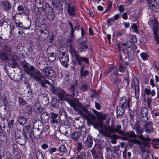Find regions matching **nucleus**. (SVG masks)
Here are the masks:
<instances>
[{
    "mask_svg": "<svg viewBox=\"0 0 159 159\" xmlns=\"http://www.w3.org/2000/svg\"><path fill=\"white\" fill-rule=\"evenodd\" d=\"M59 61L62 66L66 68L68 67L69 57L67 54L63 52L60 56Z\"/></svg>",
    "mask_w": 159,
    "mask_h": 159,
    "instance_id": "obj_9",
    "label": "nucleus"
},
{
    "mask_svg": "<svg viewBox=\"0 0 159 159\" xmlns=\"http://www.w3.org/2000/svg\"><path fill=\"white\" fill-rule=\"evenodd\" d=\"M23 111L25 114H31L32 111V107L30 105H26L23 108Z\"/></svg>",
    "mask_w": 159,
    "mask_h": 159,
    "instance_id": "obj_27",
    "label": "nucleus"
},
{
    "mask_svg": "<svg viewBox=\"0 0 159 159\" xmlns=\"http://www.w3.org/2000/svg\"><path fill=\"white\" fill-rule=\"evenodd\" d=\"M0 58L3 61H7L9 60V57L5 52H2L0 53Z\"/></svg>",
    "mask_w": 159,
    "mask_h": 159,
    "instance_id": "obj_39",
    "label": "nucleus"
},
{
    "mask_svg": "<svg viewBox=\"0 0 159 159\" xmlns=\"http://www.w3.org/2000/svg\"><path fill=\"white\" fill-rule=\"evenodd\" d=\"M124 136L125 139L127 140H129V139L131 138H136L137 137V135L135 134V132L131 131H129L125 133L124 134Z\"/></svg>",
    "mask_w": 159,
    "mask_h": 159,
    "instance_id": "obj_20",
    "label": "nucleus"
},
{
    "mask_svg": "<svg viewBox=\"0 0 159 159\" xmlns=\"http://www.w3.org/2000/svg\"><path fill=\"white\" fill-rule=\"evenodd\" d=\"M126 68V66L124 65H120L119 68V71L121 72H124Z\"/></svg>",
    "mask_w": 159,
    "mask_h": 159,
    "instance_id": "obj_56",
    "label": "nucleus"
},
{
    "mask_svg": "<svg viewBox=\"0 0 159 159\" xmlns=\"http://www.w3.org/2000/svg\"><path fill=\"white\" fill-rule=\"evenodd\" d=\"M57 114H55L53 112L50 113L51 122L52 123H57L58 122V119L57 118Z\"/></svg>",
    "mask_w": 159,
    "mask_h": 159,
    "instance_id": "obj_23",
    "label": "nucleus"
},
{
    "mask_svg": "<svg viewBox=\"0 0 159 159\" xmlns=\"http://www.w3.org/2000/svg\"><path fill=\"white\" fill-rule=\"evenodd\" d=\"M67 11L70 16L72 17L75 16V10L73 7L71 6L68 4Z\"/></svg>",
    "mask_w": 159,
    "mask_h": 159,
    "instance_id": "obj_28",
    "label": "nucleus"
},
{
    "mask_svg": "<svg viewBox=\"0 0 159 159\" xmlns=\"http://www.w3.org/2000/svg\"><path fill=\"white\" fill-rule=\"evenodd\" d=\"M77 80H75L74 81V83H72L71 86L69 88L70 93L73 95V96H77L78 94V92L77 88Z\"/></svg>",
    "mask_w": 159,
    "mask_h": 159,
    "instance_id": "obj_15",
    "label": "nucleus"
},
{
    "mask_svg": "<svg viewBox=\"0 0 159 159\" xmlns=\"http://www.w3.org/2000/svg\"><path fill=\"white\" fill-rule=\"evenodd\" d=\"M52 4L53 6V7L56 8L58 13H61L63 12L62 4L58 3H54L53 2Z\"/></svg>",
    "mask_w": 159,
    "mask_h": 159,
    "instance_id": "obj_25",
    "label": "nucleus"
},
{
    "mask_svg": "<svg viewBox=\"0 0 159 159\" xmlns=\"http://www.w3.org/2000/svg\"><path fill=\"white\" fill-rule=\"evenodd\" d=\"M35 5L38 7L39 8H43L44 3V1L35 0Z\"/></svg>",
    "mask_w": 159,
    "mask_h": 159,
    "instance_id": "obj_41",
    "label": "nucleus"
},
{
    "mask_svg": "<svg viewBox=\"0 0 159 159\" xmlns=\"http://www.w3.org/2000/svg\"><path fill=\"white\" fill-rule=\"evenodd\" d=\"M8 76L10 78L15 81H20L22 78V74L21 72L15 73L14 71L11 73L8 74Z\"/></svg>",
    "mask_w": 159,
    "mask_h": 159,
    "instance_id": "obj_11",
    "label": "nucleus"
},
{
    "mask_svg": "<svg viewBox=\"0 0 159 159\" xmlns=\"http://www.w3.org/2000/svg\"><path fill=\"white\" fill-rule=\"evenodd\" d=\"M71 132L72 129L70 127H68L67 130L65 132V135L67 136L68 135V134H70Z\"/></svg>",
    "mask_w": 159,
    "mask_h": 159,
    "instance_id": "obj_57",
    "label": "nucleus"
},
{
    "mask_svg": "<svg viewBox=\"0 0 159 159\" xmlns=\"http://www.w3.org/2000/svg\"><path fill=\"white\" fill-rule=\"evenodd\" d=\"M40 36L41 38L43 40H45L47 39L48 36V31L46 29L44 30H41L40 31Z\"/></svg>",
    "mask_w": 159,
    "mask_h": 159,
    "instance_id": "obj_21",
    "label": "nucleus"
},
{
    "mask_svg": "<svg viewBox=\"0 0 159 159\" xmlns=\"http://www.w3.org/2000/svg\"><path fill=\"white\" fill-rule=\"evenodd\" d=\"M42 96L44 98L43 99H44L46 101V103L49 102V100L48 96V94L46 93L43 94Z\"/></svg>",
    "mask_w": 159,
    "mask_h": 159,
    "instance_id": "obj_60",
    "label": "nucleus"
},
{
    "mask_svg": "<svg viewBox=\"0 0 159 159\" xmlns=\"http://www.w3.org/2000/svg\"><path fill=\"white\" fill-rule=\"evenodd\" d=\"M34 111L37 114H40L43 112V109L41 107L40 105L38 103L35 104L34 106Z\"/></svg>",
    "mask_w": 159,
    "mask_h": 159,
    "instance_id": "obj_26",
    "label": "nucleus"
},
{
    "mask_svg": "<svg viewBox=\"0 0 159 159\" xmlns=\"http://www.w3.org/2000/svg\"><path fill=\"white\" fill-rule=\"evenodd\" d=\"M57 149L55 147L52 148H50L49 151V153L50 154H52V153L56 151Z\"/></svg>",
    "mask_w": 159,
    "mask_h": 159,
    "instance_id": "obj_61",
    "label": "nucleus"
},
{
    "mask_svg": "<svg viewBox=\"0 0 159 159\" xmlns=\"http://www.w3.org/2000/svg\"><path fill=\"white\" fill-rule=\"evenodd\" d=\"M112 129H114L113 131V133L117 132L120 134H123V132L121 130V127L120 125H117L116 126L115 128L114 127H111Z\"/></svg>",
    "mask_w": 159,
    "mask_h": 159,
    "instance_id": "obj_36",
    "label": "nucleus"
},
{
    "mask_svg": "<svg viewBox=\"0 0 159 159\" xmlns=\"http://www.w3.org/2000/svg\"><path fill=\"white\" fill-rule=\"evenodd\" d=\"M57 102L60 103L59 101H57L56 98H53L52 100L51 105L53 107H54L55 108H58V104L57 103Z\"/></svg>",
    "mask_w": 159,
    "mask_h": 159,
    "instance_id": "obj_40",
    "label": "nucleus"
},
{
    "mask_svg": "<svg viewBox=\"0 0 159 159\" xmlns=\"http://www.w3.org/2000/svg\"><path fill=\"white\" fill-rule=\"evenodd\" d=\"M0 5L5 11L8 12L10 11L11 5L9 2L2 1L0 2Z\"/></svg>",
    "mask_w": 159,
    "mask_h": 159,
    "instance_id": "obj_16",
    "label": "nucleus"
},
{
    "mask_svg": "<svg viewBox=\"0 0 159 159\" xmlns=\"http://www.w3.org/2000/svg\"><path fill=\"white\" fill-rule=\"evenodd\" d=\"M152 22L154 38L157 43L159 44V40L158 39L159 37L157 34L159 33V23L157 19L155 17L153 18Z\"/></svg>",
    "mask_w": 159,
    "mask_h": 159,
    "instance_id": "obj_5",
    "label": "nucleus"
},
{
    "mask_svg": "<svg viewBox=\"0 0 159 159\" xmlns=\"http://www.w3.org/2000/svg\"><path fill=\"white\" fill-rule=\"evenodd\" d=\"M141 57L143 60H146L148 59V55L145 52H143L141 54Z\"/></svg>",
    "mask_w": 159,
    "mask_h": 159,
    "instance_id": "obj_50",
    "label": "nucleus"
},
{
    "mask_svg": "<svg viewBox=\"0 0 159 159\" xmlns=\"http://www.w3.org/2000/svg\"><path fill=\"white\" fill-rule=\"evenodd\" d=\"M48 147V145L46 143H43L41 146V148L43 150H46Z\"/></svg>",
    "mask_w": 159,
    "mask_h": 159,
    "instance_id": "obj_63",
    "label": "nucleus"
},
{
    "mask_svg": "<svg viewBox=\"0 0 159 159\" xmlns=\"http://www.w3.org/2000/svg\"><path fill=\"white\" fill-rule=\"evenodd\" d=\"M86 155L84 152H82L77 155L76 159H86Z\"/></svg>",
    "mask_w": 159,
    "mask_h": 159,
    "instance_id": "obj_43",
    "label": "nucleus"
},
{
    "mask_svg": "<svg viewBox=\"0 0 159 159\" xmlns=\"http://www.w3.org/2000/svg\"><path fill=\"white\" fill-rule=\"evenodd\" d=\"M99 127L101 128V129H98V130L104 136L110 137L111 135V133H113V131L114 130V129H112V128L110 126H104L103 127L102 125V127Z\"/></svg>",
    "mask_w": 159,
    "mask_h": 159,
    "instance_id": "obj_8",
    "label": "nucleus"
},
{
    "mask_svg": "<svg viewBox=\"0 0 159 159\" xmlns=\"http://www.w3.org/2000/svg\"><path fill=\"white\" fill-rule=\"evenodd\" d=\"M109 72L110 73V75L112 81H115L117 74V70L116 67H112L111 68Z\"/></svg>",
    "mask_w": 159,
    "mask_h": 159,
    "instance_id": "obj_19",
    "label": "nucleus"
},
{
    "mask_svg": "<svg viewBox=\"0 0 159 159\" xmlns=\"http://www.w3.org/2000/svg\"><path fill=\"white\" fill-rule=\"evenodd\" d=\"M140 141L135 139L130 140V145H133L134 144H140L139 147L141 150V155L143 159H153L152 153L149 150H146L145 145L140 144Z\"/></svg>",
    "mask_w": 159,
    "mask_h": 159,
    "instance_id": "obj_3",
    "label": "nucleus"
},
{
    "mask_svg": "<svg viewBox=\"0 0 159 159\" xmlns=\"http://www.w3.org/2000/svg\"><path fill=\"white\" fill-rule=\"evenodd\" d=\"M153 123L152 122H148L144 125L145 131L148 134L154 132V129L153 126Z\"/></svg>",
    "mask_w": 159,
    "mask_h": 159,
    "instance_id": "obj_17",
    "label": "nucleus"
},
{
    "mask_svg": "<svg viewBox=\"0 0 159 159\" xmlns=\"http://www.w3.org/2000/svg\"><path fill=\"white\" fill-rule=\"evenodd\" d=\"M74 33H73L72 34L70 33V37H69L68 39V41L70 43H71V42H72L74 39V38L75 37L74 35Z\"/></svg>",
    "mask_w": 159,
    "mask_h": 159,
    "instance_id": "obj_55",
    "label": "nucleus"
},
{
    "mask_svg": "<svg viewBox=\"0 0 159 159\" xmlns=\"http://www.w3.org/2000/svg\"><path fill=\"white\" fill-rule=\"evenodd\" d=\"M125 110L121 108L120 107H118L116 108V113L117 117L118 118H120L123 115Z\"/></svg>",
    "mask_w": 159,
    "mask_h": 159,
    "instance_id": "obj_33",
    "label": "nucleus"
},
{
    "mask_svg": "<svg viewBox=\"0 0 159 159\" xmlns=\"http://www.w3.org/2000/svg\"><path fill=\"white\" fill-rule=\"evenodd\" d=\"M131 29L133 30L136 33H138V30L137 28V25L136 24L134 23L131 25Z\"/></svg>",
    "mask_w": 159,
    "mask_h": 159,
    "instance_id": "obj_48",
    "label": "nucleus"
},
{
    "mask_svg": "<svg viewBox=\"0 0 159 159\" xmlns=\"http://www.w3.org/2000/svg\"><path fill=\"white\" fill-rule=\"evenodd\" d=\"M18 101L19 103L22 105H24L26 103V101L20 97L18 98Z\"/></svg>",
    "mask_w": 159,
    "mask_h": 159,
    "instance_id": "obj_51",
    "label": "nucleus"
},
{
    "mask_svg": "<svg viewBox=\"0 0 159 159\" xmlns=\"http://www.w3.org/2000/svg\"><path fill=\"white\" fill-rule=\"evenodd\" d=\"M17 10L18 11L20 12V13H18V15H20L24 11L23 6L22 5H19L17 7Z\"/></svg>",
    "mask_w": 159,
    "mask_h": 159,
    "instance_id": "obj_52",
    "label": "nucleus"
},
{
    "mask_svg": "<svg viewBox=\"0 0 159 159\" xmlns=\"http://www.w3.org/2000/svg\"><path fill=\"white\" fill-rule=\"evenodd\" d=\"M3 49L9 55L12 51V48L10 44H5L3 47Z\"/></svg>",
    "mask_w": 159,
    "mask_h": 159,
    "instance_id": "obj_37",
    "label": "nucleus"
},
{
    "mask_svg": "<svg viewBox=\"0 0 159 159\" xmlns=\"http://www.w3.org/2000/svg\"><path fill=\"white\" fill-rule=\"evenodd\" d=\"M22 65L24 71L30 76L35 70V68L33 66L26 63H23Z\"/></svg>",
    "mask_w": 159,
    "mask_h": 159,
    "instance_id": "obj_14",
    "label": "nucleus"
},
{
    "mask_svg": "<svg viewBox=\"0 0 159 159\" xmlns=\"http://www.w3.org/2000/svg\"><path fill=\"white\" fill-rule=\"evenodd\" d=\"M41 71L44 73L46 77H54L56 75V72L50 66H46Z\"/></svg>",
    "mask_w": 159,
    "mask_h": 159,
    "instance_id": "obj_10",
    "label": "nucleus"
},
{
    "mask_svg": "<svg viewBox=\"0 0 159 159\" xmlns=\"http://www.w3.org/2000/svg\"><path fill=\"white\" fill-rule=\"evenodd\" d=\"M71 81V77L69 75H67L64 77V81L63 82V85L64 87H66L70 84Z\"/></svg>",
    "mask_w": 159,
    "mask_h": 159,
    "instance_id": "obj_24",
    "label": "nucleus"
},
{
    "mask_svg": "<svg viewBox=\"0 0 159 159\" xmlns=\"http://www.w3.org/2000/svg\"><path fill=\"white\" fill-rule=\"evenodd\" d=\"M45 8H43V12H45L46 14L51 13L53 12V9L52 8H51L48 3H46L45 5Z\"/></svg>",
    "mask_w": 159,
    "mask_h": 159,
    "instance_id": "obj_31",
    "label": "nucleus"
},
{
    "mask_svg": "<svg viewBox=\"0 0 159 159\" xmlns=\"http://www.w3.org/2000/svg\"><path fill=\"white\" fill-rule=\"evenodd\" d=\"M138 121H136L135 123L134 126L133 127V129L135 130L137 134H141L143 132V130L142 128L139 125Z\"/></svg>",
    "mask_w": 159,
    "mask_h": 159,
    "instance_id": "obj_22",
    "label": "nucleus"
},
{
    "mask_svg": "<svg viewBox=\"0 0 159 159\" xmlns=\"http://www.w3.org/2000/svg\"><path fill=\"white\" fill-rule=\"evenodd\" d=\"M14 120H10L9 121L8 123V126L9 127L11 128L13 125L14 123Z\"/></svg>",
    "mask_w": 159,
    "mask_h": 159,
    "instance_id": "obj_64",
    "label": "nucleus"
},
{
    "mask_svg": "<svg viewBox=\"0 0 159 159\" xmlns=\"http://www.w3.org/2000/svg\"><path fill=\"white\" fill-rule=\"evenodd\" d=\"M93 141L90 137H87L86 140L84 142V144L86 147L90 148L92 147Z\"/></svg>",
    "mask_w": 159,
    "mask_h": 159,
    "instance_id": "obj_32",
    "label": "nucleus"
},
{
    "mask_svg": "<svg viewBox=\"0 0 159 159\" xmlns=\"http://www.w3.org/2000/svg\"><path fill=\"white\" fill-rule=\"evenodd\" d=\"M60 151V153L61 154L60 155L62 156L64 153H66L67 152V149L64 145H61L59 148L58 149Z\"/></svg>",
    "mask_w": 159,
    "mask_h": 159,
    "instance_id": "obj_38",
    "label": "nucleus"
},
{
    "mask_svg": "<svg viewBox=\"0 0 159 159\" xmlns=\"http://www.w3.org/2000/svg\"><path fill=\"white\" fill-rule=\"evenodd\" d=\"M36 155L37 159H44L43 156L40 151L37 152Z\"/></svg>",
    "mask_w": 159,
    "mask_h": 159,
    "instance_id": "obj_45",
    "label": "nucleus"
},
{
    "mask_svg": "<svg viewBox=\"0 0 159 159\" xmlns=\"http://www.w3.org/2000/svg\"><path fill=\"white\" fill-rule=\"evenodd\" d=\"M113 148L114 150H113V151L115 153H118V151L119 150V146H115Z\"/></svg>",
    "mask_w": 159,
    "mask_h": 159,
    "instance_id": "obj_62",
    "label": "nucleus"
},
{
    "mask_svg": "<svg viewBox=\"0 0 159 159\" xmlns=\"http://www.w3.org/2000/svg\"><path fill=\"white\" fill-rule=\"evenodd\" d=\"M80 45L81 46L78 49V50L80 52H81L84 50L88 48V46L86 44L85 41H82L80 43Z\"/></svg>",
    "mask_w": 159,
    "mask_h": 159,
    "instance_id": "obj_35",
    "label": "nucleus"
},
{
    "mask_svg": "<svg viewBox=\"0 0 159 159\" xmlns=\"http://www.w3.org/2000/svg\"><path fill=\"white\" fill-rule=\"evenodd\" d=\"M122 80V77H119L118 76L117 78V77L115 79V81H112L114 83L117 85L118 84L121 82Z\"/></svg>",
    "mask_w": 159,
    "mask_h": 159,
    "instance_id": "obj_47",
    "label": "nucleus"
},
{
    "mask_svg": "<svg viewBox=\"0 0 159 159\" xmlns=\"http://www.w3.org/2000/svg\"><path fill=\"white\" fill-rule=\"evenodd\" d=\"M91 152L93 157L95 158L98 157L100 159H103L102 154L101 151L97 150L93 148L91 150Z\"/></svg>",
    "mask_w": 159,
    "mask_h": 159,
    "instance_id": "obj_18",
    "label": "nucleus"
},
{
    "mask_svg": "<svg viewBox=\"0 0 159 159\" xmlns=\"http://www.w3.org/2000/svg\"><path fill=\"white\" fill-rule=\"evenodd\" d=\"M71 138L75 141H78L79 138L81 135V133L79 131L73 132L71 134Z\"/></svg>",
    "mask_w": 159,
    "mask_h": 159,
    "instance_id": "obj_29",
    "label": "nucleus"
},
{
    "mask_svg": "<svg viewBox=\"0 0 159 159\" xmlns=\"http://www.w3.org/2000/svg\"><path fill=\"white\" fill-rule=\"evenodd\" d=\"M88 74V72L87 70H84V71L81 72V77H86Z\"/></svg>",
    "mask_w": 159,
    "mask_h": 159,
    "instance_id": "obj_59",
    "label": "nucleus"
},
{
    "mask_svg": "<svg viewBox=\"0 0 159 159\" xmlns=\"http://www.w3.org/2000/svg\"><path fill=\"white\" fill-rule=\"evenodd\" d=\"M46 16L48 20H52L54 16V15L53 12L46 14Z\"/></svg>",
    "mask_w": 159,
    "mask_h": 159,
    "instance_id": "obj_46",
    "label": "nucleus"
},
{
    "mask_svg": "<svg viewBox=\"0 0 159 159\" xmlns=\"http://www.w3.org/2000/svg\"><path fill=\"white\" fill-rule=\"evenodd\" d=\"M10 23L8 19H1L0 20V25L3 26L4 28L7 27Z\"/></svg>",
    "mask_w": 159,
    "mask_h": 159,
    "instance_id": "obj_30",
    "label": "nucleus"
},
{
    "mask_svg": "<svg viewBox=\"0 0 159 159\" xmlns=\"http://www.w3.org/2000/svg\"><path fill=\"white\" fill-rule=\"evenodd\" d=\"M147 106L149 108H151L152 100L150 97H148L146 99Z\"/></svg>",
    "mask_w": 159,
    "mask_h": 159,
    "instance_id": "obj_49",
    "label": "nucleus"
},
{
    "mask_svg": "<svg viewBox=\"0 0 159 159\" xmlns=\"http://www.w3.org/2000/svg\"><path fill=\"white\" fill-rule=\"evenodd\" d=\"M37 122L35 123L34 125V128L33 130H30V132L28 133L32 132V135H33L36 139H38L39 137L42 134V132L43 130V127L40 124V125H39L38 127H35V125L36 124ZM40 124H41L40 123Z\"/></svg>",
    "mask_w": 159,
    "mask_h": 159,
    "instance_id": "obj_7",
    "label": "nucleus"
},
{
    "mask_svg": "<svg viewBox=\"0 0 159 159\" xmlns=\"http://www.w3.org/2000/svg\"><path fill=\"white\" fill-rule=\"evenodd\" d=\"M17 120L20 125H24L26 124L27 119L24 116H20L18 117Z\"/></svg>",
    "mask_w": 159,
    "mask_h": 159,
    "instance_id": "obj_34",
    "label": "nucleus"
},
{
    "mask_svg": "<svg viewBox=\"0 0 159 159\" xmlns=\"http://www.w3.org/2000/svg\"><path fill=\"white\" fill-rule=\"evenodd\" d=\"M32 132L28 133L26 131V134H18L16 136V139L17 142L21 145H24L26 141V139H29L32 137Z\"/></svg>",
    "mask_w": 159,
    "mask_h": 159,
    "instance_id": "obj_4",
    "label": "nucleus"
},
{
    "mask_svg": "<svg viewBox=\"0 0 159 159\" xmlns=\"http://www.w3.org/2000/svg\"><path fill=\"white\" fill-rule=\"evenodd\" d=\"M59 114L61 116L64 115L65 116L66 115V111L65 109L63 108H61L59 110Z\"/></svg>",
    "mask_w": 159,
    "mask_h": 159,
    "instance_id": "obj_54",
    "label": "nucleus"
},
{
    "mask_svg": "<svg viewBox=\"0 0 159 159\" xmlns=\"http://www.w3.org/2000/svg\"><path fill=\"white\" fill-rule=\"evenodd\" d=\"M88 87V83L87 82H85L82 83L80 86V89L82 91L85 92L87 90Z\"/></svg>",
    "mask_w": 159,
    "mask_h": 159,
    "instance_id": "obj_42",
    "label": "nucleus"
},
{
    "mask_svg": "<svg viewBox=\"0 0 159 159\" xmlns=\"http://www.w3.org/2000/svg\"><path fill=\"white\" fill-rule=\"evenodd\" d=\"M50 117V115L47 112H44L43 113L41 116L42 119L46 120Z\"/></svg>",
    "mask_w": 159,
    "mask_h": 159,
    "instance_id": "obj_44",
    "label": "nucleus"
},
{
    "mask_svg": "<svg viewBox=\"0 0 159 159\" xmlns=\"http://www.w3.org/2000/svg\"><path fill=\"white\" fill-rule=\"evenodd\" d=\"M57 91L60 98L59 101L62 100L66 101L73 109L87 119L89 125H93L97 129L98 127H102V122H98L95 116L89 112L77 99H73L71 95L66 93L61 89L58 88Z\"/></svg>",
    "mask_w": 159,
    "mask_h": 159,
    "instance_id": "obj_1",
    "label": "nucleus"
},
{
    "mask_svg": "<svg viewBox=\"0 0 159 159\" xmlns=\"http://www.w3.org/2000/svg\"><path fill=\"white\" fill-rule=\"evenodd\" d=\"M70 52L72 56H75V59L79 64L81 65V62L83 61L87 63H88V59L86 57H81L79 52L75 51L74 49H73L72 48L71 49Z\"/></svg>",
    "mask_w": 159,
    "mask_h": 159,
    "instance_id": "obj_6",
    "label": "nucleus"
},
{
    "mask_svg": "<svg viewBox=\"0 0 159 159\" xmlns=\"http://www.w3.org/2000/svg\"><path fill=\"white\" fill-rule=\"evenodd\" d=\"M131 86L134 89L136 97H139V84L138 79L134 78L133 82L132 83Z\"/></svg>",
    "mask_w": 159,
    "mask_h": 159,
    "instance_id": "obj_12",
    "label": "nucleus"
},
{
    "mask_svg": "<svg viewBox=\"0 0 159 159\" xmlns=\"http://www.w3.org/2000/svg\"><path fill=\"white\" fill-rule=\"evenodd\" d=\"M148 109L146 107H142L141 109V120L146 122L148 120Z\"/></svg>",
    "mask_w": 159,
    "mask_h": 159,
    "instance_id": "obj_13",
    "label": "nucleus"
},
{
    "mask_svg": "<svg viewBox=\"0 0 159 159\" xmlns=\"http://www.w3.org/2000/svg\"><path fill=\"white\" fill-rule=\"evenodd\" d=\"M30 76L39 83L42 86L51 90L52 89L53 86L51 83L46 79V77L43 75L39 70H34Z\"/></svg>",
    "mask_w": 159,
    "mask_h": 159,
    "instance_id": "obj_2",
    "label": "nucleus"
},
{
    "mask_svg": "<svg viewBox=\"0 0 159 159\" xmlns=\"http://www.w3.org/2000/svg\"><path fill=\"white\" fill-rule=\"evenodd\" d=\"M114 22L115 20L113 17L108 19L107 21V24L110 25L112 24L111 22Z\"/></svg>",
    "mask_w": 159,
    "mask_h": 159,
    "instance_id": "obj_58",
    "label": "nucleus"
},
{
    "mask_svg": "<svg viewBox=\"0 0 159 159\" xmlns=\"http://www.w3.org/2000/svg\"><path fill=\"white\" fill-rule=\"evenodd\" d=\"M83 148L82 143H78L77 146V149L78 151L80 152Z\"/></svg>",
    "mask_w": 159,
    "mask_h": 159,
    "instance_id": "obj_53",
    "label": "nucleus"
}]
</instances>
